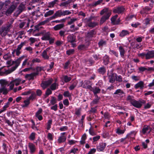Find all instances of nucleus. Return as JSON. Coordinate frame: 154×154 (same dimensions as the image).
<instances>
[{
  "instance_id": "obj_27",
  "label": "nucleus",
  "mask_w": 154,
  "mask_h": 154,
  "mask_svg": "<svg viewBox=\"0 0 154 154\" xmlns=\"http://www.w3.org/2000/svg\"><path fill=\"white\" fill-rule=\"evenodd\" d=\"M119 49L121 57L123 58H124V55L125 52V49L123 48V47L121 46H120L119 47Z\"/></svg>"
},
{
  "instance_id": "obj_20",
  "label": "nucleus",
  "mask_w": 154,
  "mask_h": 154,
  "mask_svg": "<svg viewBox=\"0 0 154 154\" xmlns=\"http://www.w3.org/2000/svg\"><path fill=\"white\" fill-rule=\"evenodd\" d=\"M50 48H48L44 50L42 53V56L45 59L48 60L49 59V57L47 54V51Z\"/></svg>"
},
{
  "instance_id": "obj_40",
  "label": "nucleus",
  "mask_w": 154,
  "mask_h": 154,
  "mask_svg": "<svg viewBox=\"0 0 154 154\" xmlns=\"http://www.w3.org/2000/svg\"><path fill=\"white\" fill-rule=\"evenodd\" d=\"M52 92L51 90V89H50L49 88H48L45 92V98H46L49 95L51 94H52Z\"/></svg>"
},
{
  "instance_id": "obj_22",
  "label": "nucleus",
  "mask_w": 154,
  "mask_h": 154,
  "mask_svg": "<svg viewBox=\"0 0 154 154\" xmlns=\"http://www.w3.org/2000/svg\"><path fill=\"white\" fill-rule=\"evenodd\" d=\"M116 76V74L114 73H112L111 75H109V79L110 83H113L115 81Z\"/></svg>"
},
{
  "instance_id": "obj_43",
  "label": "nucleus",
  "mask_w": 154,
  "mask_h": 154,
  "mask_svg": "<svg viewBox=\"0 0 154 154\" xmlns=\"http://www.w3.org/2000/svg\"><path fill=\"white\" fill-rule=\"evenodd\" d=\"M24 104L22 105V106L23 107H25L28 106L30 102L29 100H25L24 102Z\"/></svg>"
},
{
  "instance_id": "obj_15",
  "label": "nucleus",
  "mask_w": 154,
  "mask_h": 154,
  "mask_svg": "<svg viewBox=\"0 0 154 154\" xmlns=\"http://www.w3.org/2000/svg\"><path fill=\"white\" fill-rule=\"evenodd\" d=\"M83 87L86 89H88L90 90L91 89V85L90 81H85L84 82V83L83 85Z\"/></svg>"
},
{
  "instance_id": "obj_34",
  "label": "nucleus",
  "mask_w": 154,
  "mask_h": 154,
  "mask_svg": "<svg viewBox=\"0 0 154 154\" xmlns=\"http://www.w3.org/2000/svg\"><path fill=\"white\" fill-rule=\"evenodd\" d=\"M66 139V137L63 135L59 137L58 139V141L59 143H61L65 142Z\"/></svg>"
},
{
  "instance_id": "obj_30",
  "label": "nucleus",
  "mask_w": 154,
  "mask_h": 154,
  "mask_svg": "<svg viewBox=\"0 0 154 154\" xmlns=\"http://www.w3.org/2000/svg\"><path fill=\"white\" fill-rule=\"evenodd\" d=\"M103 63L105 65H107L109 62V57L107 55H105L103 58Z\"/></svg>"
},
{
  "instance_id": "obj_54",
  "label": "nucleus",
  "mask_w": 154,
  "mask_h": 154,
  "mask_svg": "<svg viewBox=\"0 0 154 154\" xmlns=\"http://www.w3.org/2000/svg\"><path fill=\"white\" fill-rule=\"evenodd\" d=\"M118 17V15L117 14H116V15L111 17V23L112 24H113V23L115 22V21H116Z\"/></svg>"
},
{
  "instance_id": "obj_1",
  "label": "nucleus",
  "mask_w": 154,
  "mask_h": 154,
  "mask_svg": "<svg viewBox=\"0 0 154 154\" xmlns=\"http://www.w3.org/2000/svg\"><path fill=\"white\" fill-rule=\"evenodd\" d=\"M24 56H22L18 58L15 61H11V60L7 61V64L10 66L14 64H15V65L14 66L12 67L11 69L8 70L6 71L5 72L6 74H8L14 71L19 65L21 62V61L24 58Z\"/></svg>"
},
{
  "instance_id": "obj_28",
  "label": "nucleus",
  "mask_w": 154,
  "mask_h": 154,
  "mask_svg": "<svg viewBox=\"0 0 154 154\" xmlns=\"http://www.w3.org/2000/svg\"><path fill=\"white\" fill-rule=\"evenodd\" d=\"M152 69L151 67L141 66L138 68V70L141 72H143L146 70L150 71Z\"/></svg>"
},
{
  "instance_id": "obj_35",
  "label": "nucleus",
  "mask_w": 154,
  "mask_h": 154,
  "mask_svg": "<svg viewBox=\"0 0 154 154\" xmlns=\"http://www.w3.org/2000/svg\"><path fill=\"white\" fill-rule=\"evenodd\" d=\"M126 100L131 104L135 99H134V97L133 96L129 95L127 96Z\"/></svg>"
},
{
  "instance_id": "obj_3",
  "label": "nucleus",
  "mask_w": 154,
  "mask_h": 154,
  "mask_svg": "<svg viewBox=\"0 0 154 154\" xmlns=\"http://www.w3.org/2000/svg\"><path fill=\"white\" fill-rule=\"evenodd\" d=\"M18 2H14L11 4L10 8L8 9L5 12L6 14L8 16L11 14L15 10L17 6Z\"/></svg>"
},
{
  "instance_id": "obj_59",
  "label": "nucleus",
  "mask_w": 154,
  "mask_h": 154,
  "mask_svg": "<svg viewBox=\"0 0 154 154\" xmlns=\"http://www.w3.org/2000/svg\"><path fill=\"white\" fill-rule=\"evenodd\" d=\"M47 137L48 139L50 141H52L53 140V136L52 134L51 133H48V134Z\"/></svg>"
},
{
  "instance_id": "obj_36",
  "label": "nucleus",
  "mask_w": 154,
  "mask_h": 154,
  "mask_svg": "<svg viewBox=\"0 0 154 154\" xmlns=\"http://www.w3.org/2000/svg\"><path fill=\"white\" fill-rule=\"evenodd\" d=\"M58 84L55 82L53 83L51 85L50 89L52 90H54L58 88Z\"/></svg>"
},
{
  "instance_id": "obj_14",
  "label": "nucleus",
  "mask_w": 154,
  "mask_h": 154,
  "mask_svg": "<svg viewBox=\"0 0 154 154\" xmlns=\"http://www.w3.org/2000/svg\"><path fill=\"white\" fill-rule=\"evenodd\" d=\"M29 148L30 150V152L31 154H33L35 151V146L33 143H28Z\"/></svg>"
},
{
  "instance_id": "obj_44",
  "label": "nucleus",
  "mask_w": 154,
  "mask_h": 154,
  "mask_svg": "<svg viewBox=\"0 0 154 154\" xmlns=\"http://www.w3.org/2000/svg\"><path fill=\"white\" fill-rule=\"evenodd\" d=\"M77 82L76 81H75L69 87V89L71 90H72L76 86Z\"/></svg>"
},
{
  "instance_id": "obj_16",
  "label": "nucleus",
  "mask_w": 154,
  "mask_h": 154,
  "mask_svg": "<svg viewBox=\"0 0 154 154\" xmlns=\"http://www.w3.org/2000/svg\"><path fill=\"white\" fill-rule=\"evenodd\" d=\"M94 93V95L96 96L97 95V94L100 92L101 90L97 87L94 86L93 87H91V89L90 90Z\"/></svg>"
},
{
  "instance_id": "obj_9",
  "label": "nucleus",
  "mask_w": 154,
  "mask_h": 154,
  "mask_svg": "<svg viewBox=\"0 0 154 154\" xmlns=\"http://www.w3.org/2000/svg\"><path fill=\"white\" fill-rule=\"evenodd\" d=\"M105 14L104 16L109 17L111 14V11L108 8H104L101 11L100 14L101 15Z\"/></svg>"
},
{
  "instance_id": "obj_8",
  "label": "nucleus",
  "mask_w": 154,
  "mask_h": 154,
  "mask_svg": "<svg viewBox=\"0 0 154 154\" xmlns=\"http://www.w3.org/2000/svg\"><path fill=\"white\" fill-rule=\"evenodd\" d=\"M38 75L37 73L32 72L30 74H27L25 76V78L29 81L33 80L34 77Z\"/></svg>"
},
{
  "instance_id": "obj_64",
  "label": "nucleus",
  "mask_w": 154,
  "mask_h": 154,
  "mask_svg": "<svg viewBox=\"0 0 154 154\" xmlns=\"http://www.w3.org/2000/svg\"><path fill=\"white\" fill-rule=\"evenodd\" d=\"M148 130L149 128L148 126L144 127L142 129V132L143 134H144Z\"/></svg>"
},
{
  "instance_id": "obj_26",
  "label": "nucleus",
  "mask_w": 154,
  "mask_h": 154,
  "mask_svg": "<svg viewBox=\"0 0 154 154\" xmlns=\"http://www.w3.org/2000/svg\"><path fill=\"white\" fill-rule=\"evenodd\" d=\"M130 32L128 30H122L119 34V36L122 37H124L126 36L129 35Z\"/></svg>"
},
{
  "instance_id": "obj_31",
  "label": "nucleus",
  "mask_w": 154,
  "mask_h": 154,
  "mask_svg": "<svg viewBox=\"0 0 154 154\" xmlns=\"http://www.w3.org/2000/svg\"><path fill=\"white\" fill-rule=\"evenodd\" d=\"M103 0H99L97 1L93 2L91 4V5L93 7H95L97 5H100L102 2Z\"/></svg>"
},
{
  "instance_id": "obj_63",
  "label": "nucleus",
  "mask_w": 154,
  "mask_h": 154,
  "mask_svg": "<svg viewBox=\"0 0 154 154\" xmlns=\"http://www.w3.org/2000/svg\"><path fill=\"white\" fill-rule=\"evenodd\" d=\"M88 62L89 63V64L91 66L92 65L95 63V61L92 58H90L88 60Z\"/></svg>"
},
{
  "instance_id": "obj_32",
  "label": "nucleus",
  "mask_w": 154,
  "mask_h": 154,
  "mask_svg": "<svg viewBox=\"0 0 154 154\" xmlns=\"http://www.w3.org/2000/svg\"><path fill=\"white\" fill-rule=\"evenodd\" d=\"M109 17L103 16L101 18L100 24V25L102 24L106 20L109 18Z\"/></svg>"
},
{
  "instance_id": "obj_52",
  "label": "nucleus",
  "mask_w": 154,
  "mask_h": 154,
  "mask_svg": "<svg viewBox=\"0 0 154 154\" xmlns=\"http://www.w3.org/2000/svg\"><path fill=\"white\" fill-rule=\"evenodd\" d=\"M116 80L117 81L119 82H121L122 81V77L121 75H117L116 74Z\"/></svg>"
},
{
  "instance_id": "obj_62",
  "label": "nucleus",
  "mask_w": 154,
  "mask_h": 154,
  "mask_svg": "<svg viewBox=\"0 0 154 154\" xmlns=\"http://www.w3.org/2000/svg\"><path fill=\"white\" fill-rule=\"evenodd\" d=\"M11 56L9 54H7L3 56V58L5 60L10 59L11 57Z\"/></svg>"
},
{
  "instance_id": "obj_12",
  "label": "nucleus",
  "mask_w": 154,
  "mask_h": 154,
  "mask_svg": "<svg viewBox=\"0 0 154 154\" xmlns=\"http://www.w3.org/2000/svg\"><path fill=\"white\" fill-rule=\"evenodd\" d=\"M62 13V10H61L57 11L54 15L51 17V19H54L57 17H60L61 16H63Z\"/></svg>"
},
{
  "instance_id": "obj_50",
  "label": "nucleus",
  "mask_w": 154,
  "mask_h": 154,
  "mask_svg": "<svg viewBox=\"0 0 154 154\" xmlns=\"http://www.w3.org/2000/svg\"><path fill=\"white\" fill-rule=\"evenodd\" d=\"M109 53L111 54L112 55L113 54L116 57H118V53L116 52V51L112 50H110L109 52Z\"/></svg>"
},
{
  "instance_id": "obj_42",
  "label": "nucleus",
  "mask_w": 154,
  "mask_h": 154,
  "mask_svg": "<svg viewBox=\"0 0 154 154\" xmlns=\"http://www.w3.org/2000/svg\"><path fill=\"white\" fill-rule=\"evenodd\" d=\"M77 20L76 18H72L70 19V20L68 22L67 24L71 25L73 24Z\"/></svg>"
},
{
  "instance_id": "obj_19",
  "label": "nucleus",
  "mask_w": 154,
  "mask_h": 154,
  "mask_svg": "<svg viewBox=\"0 0 154 154\" xmlns=\"http://www.w3.org/2000/svg\"><path fill=\"white\" fill-rule=\"evenodd\" d=\"M8 92V90L5 87V86H2L0 88V95L2 93L4 95H6Z\"/></svg>"
},
{
  "instance_id": "obj_46",
  "label": "nucleus",
  "mask_w": 154,
  "mask_h": 154,
  "mask_svg": "<svg viewBox=\"0 0 154 154\" xmlns=\"http://www.w3.org/2000/svg\"><path fill=\"white\" fill-rule=\"evenodd\" d=\"M106 41L103 40H100L98 42V45L99 46H102L106 45Z\"/></svg>"
},
{
  "instance_id": "obj_56",
  "label": "nucleus",
  "mask_w": 154,
  "mask_h": 154,
  "mask_svg": "<svg viewBox=\"0 0 154 154\" xmlns=\"http://www.w3.org/2000/svg\"><path fill=\"white\" fill-rule=\"evenodd\" d=\"M95 96L97 97V98L94 99L92 102L93 104H96L97 103L100 99V98L98 97L97 95H96Z\"/></svg>"
},
{
  "instance_id": "obj_25",
  "label": "nucleus",
  "mask_w": 154,
  "mask_h": 154,
  "mask_svg": "<svg viewBox=\"0 0 154 154\" xmlns=\"http://www.w3.org/2000/svg\"><path fill=\"white\" fill-rule=\"evenodd\" d=\"M64 26V25L63 23H61L57 24L55 26L53 29L55 31H57L63 28Z\"/></svg>"
},
{
  "instance_id": "obj_38",
  "label": "nucleus",
  "mask_w": 154,
  "mask_h": 154,
  "mask_svg": "<svg viewBox=\"0 0 154 154\" xmlns=\"http://www.w3.org/2000/svg\"><path fill=\"white\" fill-rule=\"evenodd\" d=\"M124 93L123 91L120 89L117 90L114 93L115 94H118L119 95H121Z\"/></svg>"
},
{
  "instance_id": "obj_23",
  "label": "nucleus",
  "mask_w": 154,
  "mask_h": 154,
  "mask_svg": "<svg viewBox=\"0 0 154 154\" xmlns=\"http://www.w3.org/2000/svg\"><path fill=\"white\" fill-rule=\"evenodd\" d=\"M50 33L49 32H47L43 35L42 37V39L43 40H49L50 36Z\"/></svg>"
},
{
  "instance_id": "obj_53",
  "label": "nucleus",
  "mask_w": 154,
  "mask_h": 154,
  "mask_svg": "<svg viewBox=\"0 0 154 154\" xmlns=\"http://www.w3.org/2000/svg\"><path fill=\"white\" fill-rule=\"evenodd\" d=\"M75 51L74 49H70L67 50L66 51V54L68 55H69L73 54Z\"/></svg>"
},
{
  "instance_id": "obj_41",
  "label": "nucleus",
  "mask_w": 154,
  "mask_h": 154,
  "mask_svg": "<svg viewBox=\"0 0 154 154\" xmlns=\"http://www.w3.org/2000/svg\"><path fill=\"white\" fill-rule=\"evenodd\" d=\"M71 0H69L66 2H62L60 4V6L66 7L71 2Z\"/></svg>"
},
{
  "instance_id": "obj_45",
  "label": "nucleus",
  "mask_w": 154,
  "mask_h": 154,
  "mask_svg": "<svg viewBox=\"0 0 154 154\" xmlns=\"http://www.w3.org/2000/svg\"><path fill=\"white\" fill-rule=\"evenodd\" d=\"M63 77L64 81L65 82H68L71 79V77H69L67 75H64Z\"/></svg>"
},
{
  "instance_id": "obj_47",
  "label": "nucleus",
  "mask_w": 154,
  "mask_h": 154,
  "mask_svg": "<svg viewBox=\"0 0 154 154\" xmlns=\"http://www.w3.org/2000/svg\"><path fill=\"white\" fill-rule=\"evenodd\" d=\"M57 102V99L54 97H51V99L50 101V103L52 105H54Z\"/></svg>"
},
{
  "instance_id": "obj_49",
  "label": "nucleus",
  "mask_w": 154,
  "mask_h": 154,
  "mask_svg": "<svg viewBox=\"0 0 154 154\" xmlns=\"http://www.w3.org/2000/svg\"><path fill=\"white\" fill-rule=\"evenodd\" d=\"M62 12L63 16L69 15L71 13L69 10L62 11Z\"/></svg>"
},
{
  "instance_id": "obj_2",
  "label": "nucleus",
  "mask_w": 154,
  "mask_h": 154,
  "mask_svg": "<svg viewBox=\"0 0 154 154\" xmlns=\"http://www.w3.org/2000/svg\"><path fill=\"white\" fill-rule=\"evenodd\" d=\"M11 26V24L10 23L2 26L0 28V35L2 36H5L9 31Z\"/></svg>"
},
{
  "instance_id": "obj_13",
  "label": "nucleus",
  "mask_w": 154,
  "mask_h": 154,
  "mask_svg": "<svg viewBox=\"0 0 154 154\" xmlns=\"http://www.w3.org/2000/svg\"><path fill=\"white\" fill-rule=\"evenodd\" d=\"M154 57V50L148 51L146 53V59H150Z\"/></svg>"
},
{
  "instance_id": "obj_57",
  "label": "nucleus",
  "mask_w": 154,
  "mask_h": 154,
  "mask_svg": "<svg viewBox=\"0 0 154 154\" xmlns=\"http://www.w3.org/2000/svg\"><path fill=\"white\" fill-rule=\"evenodd\" d=\"M43 67H42L37 66L36 67L35 69L36 70V72L35 73H37L38 75L39 73V72L43 70Z\"/></svg>"
},
{
  "instance_id": "obj_6",
  "label": "nucleus",
  "mask_w": 154,
  "mask_h": 154,
  "mask_svg": "<svg viewBox=\"0 0 154 154\" xmlns=\"http://www.w3.org/2000/svg\"><path fill=\"white\" fill-rule=\"evenodd\" d=\"M125 10V8L123 6H118L113 9V12L118 14H122L124 11Z\"/></svg>"
},
{
  "instance_id": "obj_37",
  "label": "nucleus",
  "mask_w": 154,
  "mask_h": 154,
  "mask_svg": "<svg viewBox=\"0 0 154 154\" xmlns=\"http://www.w3.org/2000/svg\"><path fill=\"white\" fill-rule=\"evenodd\" d=\"M58 0H54L52 2H50L49 3V5L48 7L49 8H51L54 7V5L58 2Z\"/></svg>"
},
{
  "instance_id": "obj_51",
  "label": "nucleus",
  "mask_w": 154,
  "mask_h": 154,
  "mask_svg": "<svg viewBox=\"0 0 154 154\" xmlns=\"http://www.w3.org/2000/svg\"><path fill=\"white\" fill-rule=\"evenodd\" d=\"M21 81V80L19 79H15V80H13L14 83H15V85L16 86H18V85H19Z\"/></svg>"
},
{
  "instance_id": "obj_55",
  "label": "nucleus",
  "mask_w": 154,
  "mask_h": 154,
  "mask_svg": "<svg viewBox=\"0 0 154 154\" xmlns=\"http://www.w3.org/2000/svg\"><path fill=\"white\" fill-rule=\"evenodd\" d=\"M35 133H32L29 136V139L32 140H34L35 138Z\"/></svg>"
},
{
  "instance_id": "obj_11",
  "label": "nucleus",
  "mask_w": 154,
  "mask_h": 154,
  "mask_svg": "<svg viewBox=\"0 0 154 154\" xmlns=\"http://www.w3.org/2000/svg\"><path fill=\"white\" fill-rule=\"evenodd\" d=\"M25 8V5L23 3H21L19 6L18 9L16 11V14L17 15H19L24 10Z\"/></svg>"
},
{
  "instance_id": "obj_24",
  "label": "nucleus",
  "mask_w": 154,
  "mask_h": 154,
  "mask_svg": "<svg viewBox=\"0 0 154 154\" xmlns=\"http://www.w3.org/2000/svg\"><path fill=\"white\" fill-rule=\"evenodd\" d=\"M95 34V31L94 30H92L87 33L86 35V37L89 38H90L93 37Z\"/></svg>"
},
{
  "instance_id": "obj_17",
  "label": "nucleus",
  "mask_w": 154,
  "mask_h": 154,
  "mask_svg": "<svg viewBox=\"0 0 154 154\" xmlns=\"http://www.w3.org/2000/svg\"><path fill=\"white\" fill-rule=\"evenodd\" d=\"M106 144L105 143H100L97 146V149L98 151H103L105 148Z\"/></svg>"
},
{
  "instance_id": "obj_60",
  "label": "nucleus",
  "mask_w": 154,
  "mask_h": 154,
  "mask_svg": "<svg viewBox=\"0 0 154 154\" xmlns=\"http://www.w3.org/2000/svg\"><path fill=\"white\" fill-rule=\"evenodd\" d=\"M93 57L94 58V60H97L101 58L100 57V55L99 54L97 55V54H94L93 55Z\"/></svg>"
},
{
  "instance_id": "obj_10",
  "label": "nucleus",
  "mask_w": 154,
  "mask_h": 154,
  "mask_svg": "<svg viewBox=\"0 0 154 154\" xmlns=\"http://www.w3.org/2000/svg\"><path fill=\"white\" fill-rule=\"evenodd\" d=\"M26 43V42H21L20 45L17 46V48L15 49V51H16V54L17 56H19L20 54L21 53L20 50L21 49L22 47L25 45Z\"/></svg>"
},
{
  "instance_id": "obj_7",
  "label": "nucleus",
  "mask_w": 154,
  "mask_h": 154,
  "mask_svg": "<svg viewBox=\"0 0 154 154\" xmlns=\"http://www.w3.org/2000/svg\"><path fill=\"white\" fill-rule=\"evenodd\" d=\"M68 42L72 43L76 42V36L74 34H69L67 37Z\"/></svg>"
},
{
  "instance_id": "obj_5",
  "label": "nucleus",
  "mask_w": 154,
  "mask_h": 154,
  "mask_svg": "<svg viewBox=\"0 0 154 154\" xmlns=\"http://www.w3.org/2000/svg\"><path fill=\"white\" fill-rule=\"evenodd\" d=\"M91 19V18L86 19V23L87 25L89 27L93 28L97 25L98 23L96 22H92Z\"/></svg>"
},
{
  "instance_id": "obj_21",
  "label": "nucleus",
  "mask_w": 154,
  "mask_h": 154,
  "mask_svg": "<svg viewBox=\"0 0 154 154\" xmlns=\"http://www.w3.org/2000/svg\"><path fill=\"white\" fill-rule=\"evenodd\" d=\"M134 87L136 89L139 88L142 89L144 87V83L143 81H140L135 85Z\"/></svg>"
},
{
  "instance_id": "obj_33",
  "label": "nucleus",
  "mask_w": 154,
  "mask_h": 154,
  "mask_svg": "<svg viewBox=\"0 0 154 154\" xmlns=\"http://www.w3.org/2000/svg\"><path fill=\"white\" fill-rule=\"evenodd\" d=\"M151 9V8H149L148 7H145V8H143V10H141L140 11V13L141 14H146L147 12L150 10Z\"/></svg>"
},
{
  "instance_id": "obj_29",
  "label": "nucleus",
  "mask_w": 154,
  "mask_h": 154,
  "mask_svg": "<svg viewBox=\"0 0 154 154\" xmlns=\"http://www.w3.org/2000/svg\"><path fill=\"white\" fill-rule=\"evenodd\" d=\"M106 70L105 68L103 66L100 67L97 70V72L99 73L102 74H104L106 72Z\"/></svg>"
},
{
  "instance_id": "obj_18",
  "label": "nucleus",
  "mask_w": 154,
  "mask_h": 154,
  "mask_svg": "<svg viewBox=\"0 0 154 154\" xmlns=\"http://www.w3.org/2000/svg\"><path fill=\"white\" fill-rule=\"evenodd\" d=\"M131 104L134 107L138 108H140L142 106V104L141 102L137 101L135 100Z\"/></svg>"
},
{
  "instance_id": "obj_61",
  "label": "nucleus",
  "mask_w": 154,
  "mask_h": 154,
  "mask_svg": "<svg viewBox=\"0 0 154 154\" xmlns=\"http://www.w3.org/2000/svg\"><path fill=\"white\" fill-rule=\"evenodd\" d=\"M8 85L9 86L10 90H12L13 89L14 85V83L13 81H11L10 82V83Z\"/></svg>"
},
{
  "instance_id": "obj_39",
  "label": "nucleus",
  "mask_w": 154,
  "mask_h": 154,
  "mask_svg": "<svg viewBox=\"0 0 154 154\" xmlns=\"http://www.w3.org/2000/svg\"><path fill=\"white\" fill-rule=\"evenodd\" d=\"M54 10H50L48 12H46L44 15L45 17H47L48 16H50L53 14L54 13Z\"/></svg>"
},
{
  "instance_id": "obj_48",
  "label": "nucleus",
  "mask_w": 154,
  "mask_h": 154,
  "mask_svg": "<svg viewBox=\"0 0 154 154\" xmlns=\"http://www.w3.org/2000/svg\"><path fill=\"white\" fill-rule=\"evenodd\" d=\"M125 131V130H121L119 128H118L116 129V133L118 134H122L124 133Z\"/></svg>"
},
{
  "instance_id": "obj_58",
  "label": "nucleus",
  "mask_w": 154,
  "mask_h": 154,
  "mask_svg": "<svg viewBox=\"0 0 154 154\" xmlns=\"http://www.w3.org/2000/svg\"><path fill=\"white\" fill-rule=\"evenodd\" d=\"M36 95L35 93H32L30 96L29 98V100H33L36 97Z\"/></svg>"
},
{
  "instance_id": "obj_4",
  "label": "nucleus",
  "mask_w": 154,
  "mask_h": 154,
  "mask_svg": "<svg viewBox=\"0 0 154 154\" xmlns=\"http://www.w3.org/2000/svg\"><path fill=\"white\" fill-rule=\"evenodd\" d=\"M53 81V80L52 79H50L47 81H43L41 86L43 89H45L52 83Z\"/></svg>"
}]
</instances>
